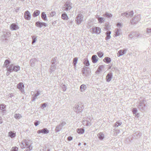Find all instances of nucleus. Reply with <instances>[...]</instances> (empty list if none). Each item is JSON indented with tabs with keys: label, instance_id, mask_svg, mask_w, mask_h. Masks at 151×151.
Here are the masks:
<instances>
[{
	"label": "nucleus",
	"instance_id": "412c9836",
	"mask_svg": "<svg viewBox=\"0 0 151 151\" xmlns=\"http://www.w3.org/2000/svg\"><path fill=\"white\" fill-rule=\"evenodd\" d=\"M40 93L38 91H37V93L32 98V101H34L35 99L37 98V97L39 95Z\"/></svg>",
	"mask_w": 151,
	"mask_h": 151
},
{
	"label": "nucleus",
	"instance_id": "bb28decb",
	"mask_svg": "<svg viewBox=\"0 0 151 151\" xmlns=\"http://www.w3.org/2000/svg\"><path fill=\"white\" fill-rule=\"evenodd\" d=\"M103 16L106 17L107 18L111 17L112 16V15L110 13H109L108 12H105V14L103 15Z\"/></svg>",
	"mask_w": 151,
	"mask_h": 151
},
{
	"label": "nucleus",
	"instance_id": "72a5a7b5",
	"mask_svg": "<svg viewBox=\"0 0 151 151\" xmlns=\"http://www.w3.org/2000/svg\"><path fill=\"white\" fill-rule=\"evenodd\" d=\"M56 69V66L53 65H52L50 67V72H52L53 71H54Z\"/></svg>",
	"mask_w": 151,
	"mask_h": 151
},
{
	"label": "nucleus",
	"instance_id": "c03bdc74",
	"mask_svg": "<svg viewBox=\"0 0 151 151\" xmlns=\"http://www.w3.org/2000/svg\"><path fill=\"white\" fill-rule=\"evenodd\" d=\"M92 32L93 33H96V27H93L91 29Z\"/></svg>",
	"mask_w": 151,
	"mask_h": 151
},
{
	"label": "nucleus",
	"instance_id": "680f3d73",
	"mask_svg": "<svg viewBox=\"0 0 151 151\" xmlns=\"http://www.w3.org/2000/svg\"><path fill=\"white\" fill-rule=\"evenodd\" d=\"M42 107H46V104L45 103H44L42 104H41Z\"/></svg>",
	"mask_w": 151,
	"mask_h": 151
},
{
	"label": "nucleus",
	"instance_id": "a19ab883",
	"mask_svg": "<svg viewBox=\"0 0 151 151\" xmlns=\"http://www.w3.org/2000/svg\"><path fill=\"white\" fill-rule=\"evenodd\" d=\"M32 38V43L33 44L34 43L36 42L37 40V38L36 37H35V36H33Z\"/></svg>",
	"mask_w": 151,
	"mask_h": 151
},
{
	"label": "nucleus",
	"instance_id": "5701e85b",
	"mask_svg": "<svg viewBox=\"0 0 151 151\" xmlns=\"http://www.w3.org/2000/svg\"><path fill=\"white\" fill-rule=\"evenodd\" d=\"M85 90V85L84 84L82 85L80 87V91L81 93L84 92V91Z\"/></svg>",
	"mask_w": 151,
	"mask_h": 151
},
{
	"label": "nucleus",
	"instance_id": "de8ad7c7",
	"mask_svg": "<svg viewBox=\"0 0 151 151\" xmlns=\"http://www.w3.org/2000/svg\"><path fill=\"white\" fill-rule=\"evenodd\" d=\"M134 13L133 11H131L130 12H129V16L130 17H132Z\"/></svg>",
	"mask_w": 151,
	"mask_h": 151
},
{
	"label": "nucleus",
	"instance_id": "f8f14e48",
	"mask_svg": "<svg viewBox=\"0 0 151 151\" xmlns=\"http://www.w3.org/2000/svg\"><path fill=\"white\" fill-rule=\"evenodd\" d=\"M38 133H43L44 134H46L49 133V131L47 128H44L42 129L39 130L37 131Z\"/></svg>",
	"mask_w": 151,
	"mask_h": 151
},
{
	"label": "nucleus",
	"instance_id": "e2e57ef3",
	"mask_svg": "<svg viewBox=\"0 0 151 151\" xmlns=\"http://www.w3.org/2000/svg\"><path fill=\"white\" fill-rule=\"evenodd\" d=\"M11 72H10L9 71H7L6 72V74L7 75V76H8L10 73Z\"/></svg>",
	"mask_w": 151,
	"mask_h": 151
},
{
	"label": "nucleus",
	"instance_id": "4d7b16f0",
	"mask_svg": "<svg viewBox=\"0 0 151 151\" xmlns=\"http://www.w3.org/2000/svg\"><path fill=\"white\" fill-rule=\"evenodd\" d=\"M125 13V17H128L129 16V12H127Z\"/></svg>",
	"mask_w": 151,
	"mask_h": 151
},
{
	"label": "nucleus",
	"instance_id": "13d9d810",
	"mask_svg": "<svg viewBox=\"0 0 151 151\" xmlns=\"http://www.w3.org/2000/svg\"><path fill=\"white\" fill-rule=\"evenodd\" d=\"M73 139V137L71 136H69L68 137V139L69 141H71Z\"/></svg>",
	"mask_w": 151,
	"mask_h": 151
},
{
	"label": "nucleus",
	"instance_id": "cd10ccee",
	"mask_svg": "<svg viewBox=\"0 0 151 151\" xmlns=\"http://www.w3.org/2000/svg\"><path fill=\"white\" fill-rule=\"evenodd\" d=\"M9 135L11 138L14 137L15 136V133L12 132V131H10L9 133Z\"/></svg>",
	"mask_w": 151,
	"mask_h": 151
},
{
	"label": "nucleus",
	"instance_id": "5fc2aeb1",
	"mask_svg": "<svg viewBox=\"0 0 151 151\" xmlns=\"http://www.w3.org/2000/svg\"><path fill=\"white\" fill-rule=\"evenodd\" d=\"M114 130L115 131H116V134H119L120 132V130L119 129H114Z\"/></svg>",
	"mask_w": 151,
	"mask_h": 151
},
{
	"label": "nucleus",
	"instance_id": "7ed1b4c3",
	"mask_svg": "<svg viewBox=\"0 0 151 151\" xmlns=\"http://www.w3.org/2000/svg\"><path fill=\"white\" fill-rule=\"evenodd\" d=\"M141 37L138 32H133L129 35V37L130 39L134 38Z\"/></svg>",
	"mask_w": 151,
	"mask_h": 151
},
{
	"label": "nucleus",
	"instance_id": "4468645a",
	"mask_svg": "<svg viewBox=\"0 0 151 151\" xmlns=\"http://www.w3.org/2000/svg\"><path fill=\"white\" fill-rule=\"evenodd\" d=\"M38 60L36 58L32 59L30 61V63L31 66L33 67L35 65V62H37Z\"/></svg>",
	"mask_w": 151,
	"mask_h": 151
},
{
	"label": "nucleus",
	"instance_id": "ddd939ff",
	"mask_svg": "<svg viewBox=\"0 0 151 151\" xmlns=\"http://www.w3.org/2000/svg\"><path fill=\"white\" fill-rule=\"evenodd\" d=\"M127 50L126 49H124L123 50H119L118 53H117V56L118 57H119L125 54Z\"/></svg>",
	"mask_w": 151,
	"mask_h": 151
},
{
	"label": "nucleus",
	"instance_id": "6e6552de",
	"mask_svg": "<svg viewBox=\"0 0 151 151\" xmlns=\"http://www.w3.org/2000/svg\"><path fill=\"white\" fill-rule=\"evenodd\" d=\"M24 19L27 20H30L31 19V14L30 12L28 11L25 12L24 15Z\"/></svg>",
	"mask_w": 151,
	"mask_h": 151
},
{
	"label": "nucleus",
	"instance_id": "6ab92c4d",
	"mask_svg": "<svg viewBox=\"0 0 151 151\" xmlns=\"http://www.w3.org/2000/svg\"><path fill=\"white\" fill-rule=\"evenodd\" d=\"M103 61L107 63H109L111 61V59L109 57H106L104 59Z\"/></svg>",
	"mask_w": 151,
	"mask_h": 151
},
{
	"label": "nucleus",
	"instance_id": "393cba45",
	"mask_svg": "<svg viewBox=\"0 0 151 151\" xmlns=\"http://www.w3.org/2000/svg\"><path fill=\"white\" fill-rule=\"evenodd\" d=\"M132 112L134 114H135V116H137V117H138L139 116V114L138 113H137L136 114V113L137 111V109L136 108H133L132 109Z\"/></svg>",
	"mask_w": 151,
	"mask_h": 151
},
{
	"label": "nucleus",
	"instance_id": "4c0bfd02",
	"mask_svg": "<svg viewBox=\"0 0 151 151\" xmlns=\"http://www.w3.org/2000/svg\"><path fill=\"white\" fill-rule=\"evenodd\" d=\"M78 60V59L77 58H75L73 59V64L75 66H76V64L77 63Z\"/></svg>",
	"mask_w": 151,
	"mask_h": 151
},
{
	"label": "nucleus",
	"instance_id": "1a4fd4ad",
	"mask_svg": "<svg viewBox=\"0 0 151 151\" xmlns=\"http://www.w3.org/2000/svg\"><path fill=\"white\" fill-rule=\"evenodd\" d=\"M35 25L36 26L40 28H41L42 26H44L45 27L47 26V24L46 23L42 22L39 21L36 22Z\"/></svg>",
	"mask_w": 151,
	"mask_h": 151
},
{
	"label": "nucleus",
	"instance_id": "6e6d98bb",
	"mask_svg": "<svg viewBox=\"0 0 151 151\" xmlns=\"http://www.w3.org/2000/svg\"><path fill=\"white\" fill-rule=\"evenodd\" d=\"M60 124V125H62V126L63 127L66 124V123L64 122H63Z\"/></svg>",
	"mask_w": 151,
	"mask_h": 151
},
{
	"label": "nucleus",
	"instance_id": "7c9ffc66",
	"mask_svg": "<svg viewBox=\"0 0 151 151\" xmlns=\"http://www.w3.org/2000/svg\"><path fill=\"white\" fill-rule=\"evenodd\" d=\"M41 17L42 19L44 20H47V17L46 14L45 12H42L41 14Z\"/></svg>",
	"mask_w": 151,
	"mask_h": 151
},
{
	"label": "nucleus",
	"instance_id": "f257e3e1",
	"mask_svg": "<svg viewBox=\"0 0 151 151\" xmlns=\"http://www.w3.org/2000/svg\"><path fill=\"white\" fill-rule=\"evenodd\" d=\"M20 67L19 66H14L13 64H11L7 68V71L10 72L14 71L17 72L20 70Z\"/></svg>",
	"mask_w": 151,
	"mask_h": 151
},
{
	"label": "nucleus",
	"instance_id": "b1692460",
	"mask_svg": "<svg viewBox=\"0 0 151 151\" xmlns=\"http://www.w3.org/2000/svg\"><path fill=\"white\" fill-rule=\"evenodd\" d=\"M77 132L79 134H82L84 132V130L82 128H78L77 129Z\"/></svg>",
	"mask_w": 151,
	"mask_h": 151
},
{
	"label": "nucleus",
	"instance_id": "dca6fc26",
	"mask_svg": "<svg viewBox=\"0 0 151 151\" xmlns=\"http://www.w3.org/2000/svg\"><path fill=\"white\" fill-rule=\"evenodd\" d=\"M11 29L13 30H16L19 29V27L15 24L13 23L11 26Z\"/></svg>",
	"mask_w": 151,
	"mask_h": 151
},
{
	"label": "nucleus",
	"instance_id": "a878e982",
	"mask_svg": "<svg viewBox=\"0 0 151 151\" xmlns=\"http://www.w3.org/2000/svg\"><path fill=\"white\" fill-rule=\"evenodd\" d=\"M98 136L100 139H102L104 137V134L102 133H100L98 134Z\"/></svg>",
	"mask_w": 151,
	"mask_h": 151
},
{
	"label": "nucleus",
	"instance_id": "052dcab7",
	"mask_svg": "<svg viewBox=\"0 0 151 151\" xmlns=\"http://www.w3.org/2000/svg\"><path fill=\"white\" fill-rule=\"evenodd\" d=\"M117 27H121L122 26V24L120 23H118L117 24Z\"/></svg>",
	"mask_w": 151,
	"mask_h": 151
},
{
	"label": "nucleus",
	"instance_id": "aec40b11",
	"mask_svg": "<svg viewBox=\"0 0 151 151\" xmlns=\"http://www.w3.org/2000/svg\"><path fill=\"white\" fill-rule=\"evenodd\" d=\"M111 33V32L110 31H107L106 33V37H105V39L106 40H108L109 39L111 38V36L110 35Z\"/></svg>",
	"mask_w": 151,
	"mask_h": 151
},
{
	"label": "nucleus",
	"instance_id": "49530a36",
	"mask_svg": "<svg viewBox=\"0 0 151 151\" xmlns=\"http://www.w3.org/2000/svg\"><path fill=\"white\" fill-rule=\"evenodd\" d=\"M147 33L148 34L151 33V28H147Z\"/></svg>",
	"mask_w": 151,
	"mask_h": 151
},
{
	"label": "nucleus",
	"instance_id": "bf43d9fd",
	"mask_svg": "<svg viewBox=\"0 0 151 151\" xmlns=\"http://www.w3.org/2000/svg\"><path fill=\"white\" fill-rule=\"evenodd\" d=\"M35 125L37 126L39 124V122L38 121H36L34 123Z\"/></svg>",
	"mask_w": 151,
	"mask_h": 151
},
{
	"label": "nucleus",
	"instance_id": "338daca9",
	"mask_svg": "<svg viewBox=\"0 0 151 151\" xmlns=\"http://www.w3.org/2000/svg\"><path fill=\"white\" fill-rule=\"evenodd\" d=\"M56 23H57L56 22V21H55L52 22V24L54 25L55 24H56Z\"/></svg>",
	"mask_w": 151,
	"mask_h": 151
},
{
	"label": "nucleus",
	"instance_id": "69168bd1",
	"mask_svg": "<svg viewBox=\"0 0 151 151\" xmlns=\"http://www.w3.org/2000/svg\"><path fill=\"white\" fill-rule=\"evenodd\" d=\"M121 15L123 16H125V13H122L121 14Z\"/></svg>",
	"mask_w": 151,
	"mask_h": 151
},
{
	"label": "nucleus",
	"instance_id": "f704fd0d",
	"mask_svg": "<svg viewBox=\"0 0 151 151\" xmlns=\"http://www.w3.org/2000/svg\"><path fill=\"white\" fill-rule=\"evenodd\" d=\"M14 117L17 119H19L22 117V116L19 114H15Z\"/></svg>",
	"mask_w": 151,
	"mask_h": 151
},
{
	"label": "nucleus",
	"instance_id": "f3484780",
	"mask_svg": "<svg viewBox=\"0 0 151 151\" xmlns=\"http://www.w3.org/2000/svg\"><path fill=\"white\" fill-rule=\"evenodd\" d=\"M10 62L8 60H5L4 63L3 65V66L6 67V70H7V68L9 67V66Z\"/></svg>",
	"mask_w": 151,
	"mask_h": 151
},
{
	"label": "nucleus",
	"instance_id": "0eeeda50",
	"mask_svg": "<svg viewBox=\"0 0 151 151\" xmlns=\"http://www.w3.org/2000/svg\"><path fill=\"white\" fill-rule=\"evenodd\" d=\"M145 105L144 104L143 101H141L139 103L138 108L140 110L142 111L145 110Z\"/></svg>",
	"mask_w": 151,
	"mask_h": 151
},
{
	"label": "nucleus",
	"instance_id": "a211bd4d",
	"mask_svg": "<svg viewBox=\"0 0 151 151\" xmlns=\"http://www.w3.org/2000/svg\"><path fill=\"white\" fill-rule=\"evenodd\" d=\"M104 66L103 65H100L99 66L98 69L96 72V74H99L100 72L102 71V69L104 68Z\"/></svg>",
	"mask_w": 151,
	"mask_h": 151
},
{
	"label": "nucleus",
	"instance_id": "ea45409f",
	"mask_svg": "<svg viewBox=\"0 0 151 151\" xmlns=\"http://www.w3.org/2000/svg\"><path fill=\"white\" fill-rule=\"evenodd\" d=\"M89 119L90 120V121L86 120V121L87 122L86 124V126H87L89 127L91 125V123L90 122L91 120L90 119Z\"/></svg>",
	"mask_w": 151,
	"mask_h": 151
},
{
	"label": "nucleus",
	"instance_id": "20e7f679",
	"mask_svg": "<svg viewBox=\"0 0 151 151\" xmlns=\"http://www.w3.org/2000/svg\"><path fill=\"white\" fill-rule=\"evenodd\" d=\"M141 19L140 15H138L137 16H135L132 20L130 21L132 24H136L137 22L139 21Z\"/></svg>",
	"mask_w": 151,
	"mask_h": 151
},
{
	"label": "nucleus",
	"instance_id": "473e14b6",
	"mask_svg": "<svg viewBox=\"0 0 151 151\" xmlns=\"http://www.w3.org/2000/svg\"><path fill=\"white\" fill-rule=\"evenodd\" d=\"M122 124V123L120 121H117L115 124L114 125V127H117L119 126H120Z\"/></svg>",
	"mask_w": 151,
	"mask_h": 151
},
{
	"label": "nucleus",
	"instance_id": "864d4df0",
	"mask_svg": "<svg viewBox=\"0 0 151 151\" xmlns=\"http://www.w3.org/2000/svg\"><path fill=\"white\" fill-rule=\"evenodd\" d=\"M89 63L88 60H86V66H88L89 65Z\"/></svg>",
	"mask_w": 151,
	"mask_h": 151
},
{
	"label": "nucleus",
	"instance_id": "c9c22d12",
	"mask_svg": "<svg viewBox=\"0 0 151 151\" xmlns=\"http://www.w3.org/2000/svg\"><path fill=\"white\" fill-rule=\"evenodd\" d=\"M121 30L120 29H117L116 31L115 32V35L116 36H119L120 34Z\"/></svg>",
	"mask_w": 151,
	"mask_h": 151
},
{
	"label": "nucleus",
	"instance_id": "79ce46f5",
	"mask_svg": "<svg viewBox=\"0 0 151 151\" xmlns=\"http://www.w3.org/2000/svg\"><path fill=\"white\" fill-rule=\"evenodd\" d=\"M97 54L99 57L100 58H101L103 55V53L101 52H97Z\"/></svg>",
	"mask_w": 151,
	"mask_h": 151
},
{
	"label": "nucleus",
	"instance_id": "423d86ee",
	"mask_svg": "<svg viewBox=\"0 0 151 151\" xmlns=\"http://www.w3.org/2000/svg\"><path fill=\"white\" fill-rule=\"evenodd\" d=\"M71 8V3L69 2H67L64 5V7L63 8V10L66 11L70 10Z\"/></svg>",
	"mask_w": 151,
	"mask_h": 151
},
{
	"label": "nucleus",
	"instance_id": "2f4dec72",
	"mask_svg": "<svg viewBox=\"0 0 151 151\" xmlns=\"http://www.w3.org/2000/svg\"><path fill=\"white\" fill-rule=\"evenodd\" d=\"M4 37L5 38V40H6V38L9 37L10 35V33L9 32H7L6 33V34H5V32H4Z\"/></svg>",
	"mask_w": 151,
	"mask_h": 151
},
{
	"label": "nucleus",
	"instance_id": "c756f323",
	"mask_svg": "<svg viewBox=\"0 0 151 151\" xmlns=\"http://www.w3.org/2000/svg\"><path fill=\"white\" fill-rule=\"evenodd\" d=\"M62 18L64 20H68V16L65 14H63L61 16Z\"/></svg>",
	"mask_w": 151,
	"mask_h": 151
},
{
	"label": "nucleus",
	"instance_id": "09e8293b",
	"mask_svg": "<svg viewBox=\"0 0 151 151\" xmlns=\"http://www.w3.org/2000/svg\"><path fill=\"white\" fill-rule=\"evenodd\" d=\"M62 89L64 91H65L66 89V86L64 85H63L62 86Z\"/></svg>",
	"mask_w": 151,
	"mask_h": 151
},
{
	"label": "nucleus",
	"instance_id": "9b49d317",
	"mask_svg": "<svg viewBox=\"0 0 151 151\" xmlns=\"http://www.w3.org/2000/svg\"><path fill=\"white\" fill-rule=\"evenodd\" d=\"M112 73H108L106 76V81L109 82L111 80L112 77Z\"/></svg>",
	"mask_w": 151,
	"mask_h": 151
},
{
	"label": "nucleus",
	"instance_id": "774afa93",
	"mask_svg": "<svg viewBox=\"0 0 151 151\" xmlns=\"http://www.w3.org/2000/svg\"><path fill=\"white\" fill-rule=\"evenodd\" d=\"M10 96L11 97L13 96V95L12 93L10 94Z\"/></svg>",
	"mask_w": 151,
	"mask_h": 151
},
{
	"label": "nucleus",
	"instance_id": "4be33fe9",
	"mask_svg": "<svg viewBox=\"0 0 151 151\" xmlns=\"http://www.w3.org/2000/svg\"><path fill=\"white\" fill-rule=\"evenodd\" d=\"M40 13V11L38 10H36L34 12V13L33 14V16L34 17H35L39 15Z\"/></svg>",
	"mask_w": 151,
	"mask_h": 151
},
{
	"label": "nucleus",
	"instance_id": "3c124183",
	"mask_svg": "<svg viewBox=\"0 0 151 151\" xmlns=\"http://www.w3.org/2000/svg\"><path fill=\"white\" fill-rule=\"evenodd\" d=\"M56 14V13L54 11L51 12L50 13V15L52 17L54 16Z\"/></svg>",
	"mask_w": 151,
	"mask_h": 151
},
{
	"label": "nucleus",
	"instance_id": "c85d7f7f",
	"mask_svg": "<svg viewBox=\"0 0 151 151\" xmlns=\"http://www.w3.org/2000/svg\"><path fill=\"white\" fill-rule=\"evenodd\" d=\"M6 107V106L5 104H2L0 105V109L3 111H5Z\"/></svg>",
	"mask_w": 151,
	"mask_h": 151
},
{
	"label": "nucleus",
	"instance_id": "0e129e2a",
	"mask_svg": "<svg viewBox=\"0 0 151 151\" xmlns=\"http://www.w3.org/2000/svg\"><path fill=\"white\" fill-rule=\"evenodd\" d=\"M2 123V118L1 117H0V124H1Z\"/></svg>",
	"mask_w": 151,
	"mask_h": 151
},
{
	"label": "nucleus",
	"instance_id": "603ef678",
	"mask_svg": "<svg viewBox=\"0 0 151 151\" xmlns=\"http://www.w3.org/2000/svg\"><path fill=\"white\" fill-rule=\"evenodd\" d=\"M56 58H53L52 59V60L51 61L52 63V65H53L54 64H55V62L56 61Z\"/></svg>",
	"mask_w": 151,
	"mask_h": 151
},
{
	"label": "nucleus",
	"instance_id": "a18cd8bd",
	"mask_svg": "<svg viewBox=\"0 0 151 151\" xmlns=\"http://www.w3.org/2000/svg\"><path fill=\"white\" fill-rule=\"evenodd\" d=\"M18 150V148L17 147H14L12 148V149L10 151H17Z\"/></svg>",
	"mask_w": 151,
	"mask_h": 151
},
{
	"label": "nucleus",
	"instance_id": "e433bc0d",
	"mask_svg": "<svg viewBox=\"0 0 151 151\" xmlns=\"http://www.w3.org/2000/svg\"><path fill=\"white\" fill-rule=\"evenodd\" d=\"M62 129L60 127V125H58L56 127L55 130L56 132H59Z\"/></svg>",
	"mask_w": 151,
	"mask_h": 151
},
{
	"label": "nucleus",
	"instance_id": "9d476101",
	"mask_svg": "<svg viewBox=\"0 0 151 151\" xmlns=\"http://www.w3.org/2000/svg\"><path fill=\"white\" fill-rule=\"evenodd\" d=\"M17 88L20 89L22 93H23L24 92V85L22 83H19L17 85Z\"/></svg>",
	"mask_w": 151,
	"mask_h": 151
},
{
	"label": "nucleus",
	"instance_id": "58836bf2",
	"mask_svg": "<svg viewBox=\"0 0 151 151\" xmlns=\"http://www.w3.org/2000/svg\"><path fill=\"white\" fill-rule=\"evenodd\" d=\"M96 33L99 34L101 32V29L99 27H96Z\"/></svg>",
	"mask_w": 151,
	"mask_h": 151
},
{
	"label": "nucleus",
	"instance_id": "39448f33",
	"mask_svg": "<svg viewBox=\"0 0 151 151\" xmlns=\"http://www.w3.org/2000/svg\"><path fill=\"white\" fill-rule=\"evenodd\" d=\"M83 106L81 104H78L75 105L73 108L74 111L76 112H81L82 110Z\"/></svg>",
	"mask_w": 151,
	"mask_h": 151
},
{
	"label": "nucleus",
	"instance_id": "8fccbe9b",
	"mask_svg": "<svg viewBox=\"0 0 151 151\" xmlns=\"http://www.w3.org/2000/svg\"><path fill=\"white\" fill-rule=\"evenodd\" d=\"M87 69H88V72H87V73L89 75H90L91 73V71H90V70L88 68H86V71H87Z\"/></svg>",
	"mask_w": 151,
	"mask_h": 151
},
{
	"label": "nucleus",
	"instance_id": "f03ea898",
	"mask_svg": "<svg viewBox=\"0 0 151 151\" xmlns=\"http://www.w3.org/2000/svg\"><path fill=\"white\" fill-rule=\"evenodd\" d=\"M83 14L81 12L79 14L76 18V21L78 24H80L83 21L84 16Z\"/></svg>",
	"mask_w": 151,
	"mask_h": 151
},
{
	"label": "nucleus",
	"instance_id": "37998d69",
	"mask_svg": "<svg viewBox=\"0 0 151 151\" xmlns=\"http://www.w3.org/2000/svg\"><path fill=\"white\" fill-rule=\"evenodd\" d=\"M105 19L101 17H100L99 18L98 20L100 23H101L103 22V21H104Z\"/></svg>",
	"mask_w": 151,
	"mask_h": 151
},
{
	"label": "nucleus",
	"instance_id": "2eb2a0df",
	"mask_svg": "<svg viewBox=\"0 0 151 151\" xmlns=\"http://www.w3.org/2000/svg\"><path fill=\"white\" fill-rule=\"evenodd\" d=\"M98 58L96 55H94L92 57V60L93 63H96L98 61Z\"/></svg>",
	"mask_w": 151,
	"mask_h": 151
}]
</instances>
